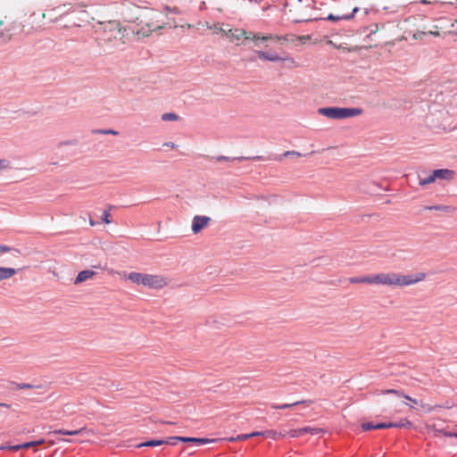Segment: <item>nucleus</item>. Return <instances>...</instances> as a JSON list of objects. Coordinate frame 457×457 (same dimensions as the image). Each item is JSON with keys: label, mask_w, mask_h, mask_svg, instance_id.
<instances>
[{"label": "nucleus", "mask_w": 457, "mask_h": 457, "mask_svg": "<svg viewBox=\"0 0 457 457\" xmlns=\"http://www.w3.org/2000/svg\"><path fill=\"white\" fill-rule=\"evenodd\" d=\"M426 274L418 272L403 274L400 272H378L370 274L371 285L387 287H406L425 280Z\"/></svg>", "instance_id": "f257e3e1"}, {"label": "nucleus", "mask_w": 457, "mask_h": 457, "mask_svg": "<svg viewBox=\"0 0 457 457\" xmlns=\"http://www.w3.org/2000/svg\"><path fill=\"white\" fill-rule=\"evenodd\" d=\"M166 19L167 14H163L157 10L144 9L137 17L140 29L136 31V35L138 37H148L152 32L164 28Z\"/></svg>", "instance_id": "f03ea898"}, {"label": "nucleus", "mask_w": 457, "mask_h": 457, "mask_svg": "<svg viewBox=\"0 0 457 457\" xmlns=\"http://www.w3.org/2000/svg\"><path fill=\"white\" fill-rule=\"evenodd\" d=\"M100 25L101 41L112 46H119L125 44L127 29L121 26L120 21H109L102 22Z\"/></svg>", "instance_id": "7ed1b4c3"}, {"label": "nucleus", "mask_w": 457, "mask_h": 457, "mask_svg": "<svg viewBox=\"0 0 457 457\" xmlns=\"http://www.w3.org/2000/svg\"><path fill=\"white\" fill-rule=\"evenodd\" d=\"M125 278L137 286H143L149 289L161 290L167 287L170 280L161 274H149L132 271L125 275Z\"/></svg>", "instance_id": "20e7f679"}, {"label": "nucleus", "mask_w": 457, "mask_h": 457, "mask_svg": "<svg viewBox=\"0 0 457 457\" xmlns=\"http://www.w3.org/2000/svg\"><path fill=\"white\" fill-rule=\"evenodd\" d=\"M319 113L334 120H341L350 117L359 116L362 113L361 108H340L325 107L319 109Z\"/></svg>", "instance_id": "39448f33"}, {"label": "nucleus", "mask_w": 457, "mask_h": 457, "mask_svg": "<svg viewBox=\"0 0 457 457\" xmlns=\"http://www.w3.org/2000/svg\"><path fill=\"white\" fill-rule=\"evenodd\" d=\"M46 20V12L37 13L33 12L24 28L27 33L44 31L48 29Z\"/></svg>", "instance_id": "423d86ee"}, {"label": "nucleus", "mask_w": 457, "mask_h": 457, "mask_svg": "<svg viewBox=\"0 0 457 457\" xmlns=\"http://www.w3.org/2000/svg\"><path fill=\"white\" fill-rule=\"evenodd\" d=\"M256 54H257L258 58L262 61L285 62L287 63V66L290 68L298 67V64L295 62V60L289 55L280 56L279 54H278L276 53H269V52H265V51H256Z\"/></svg>", "instance_id": "0eeeda50"}, {"label": "nucleus", "mask_w": 457, "mask_h": 457, "mask_svg": "<svg viewBox=\"0 0 457 457\" xmlns=\"http://www.w3.org/2000/svg\"><path fill=\"white\" fill-rule=\"evenodd\" d=\"M72 12V7L71 4H63L62 6H58L53 9H50L48 12L46 13V21L47 22V26L57 22L60 21L65 14Z\"/></svg>", "instance_id": "6e6552de"}, {"label": "nucleus", "mask_w": 457, "mask_h": 457, "mask_svg": "<svg viewBox=\"0 0 457 457\" xmlns=\"http://www.w3.org/2000/svg\"><path fill=\"white\" fill-rule=\"evenodd\" d=\"M223 35L231 42L234 40H240L242 37L253 42V37L262 36L261 33L246 32L242 29H228L223 31Z\"/></svg>", "instance_id": "1a4fd4ad"}, {"label": "nucleus", "mask_w": 457, "mask_h": 457, "mask_svg": "<svg viewBox=\"0 0 457 457\" xmlns=\"http://www.w3.org/2000/svg\"><path fill=\"white\" fill-rule=\"evenodd\" d=\"M296 36L295 35H293V34H286L284 36H278V35H273V34H267V35H262V36H258V37H253V43H254V46H258L260 42H265L267 40H275L278 43H281L283 44L284 42H294Z\"/></svg>", "instance_id": "9d476101"}, {"label": "nucleus", "mask_w": 457, "mask_h": 457, "mask_svg": "<svg viewBox=\"0 0 457 457\" xmlns=\"http://www.w3.org/2000/svg\"><path fill=\"white\" fill-rule=\"evenodd\" d=\"M211 218L204 215H195L192 220L191 229L193 234H199L204 228L208 227Z\"/></svg>", "instance_id": "9b49d317"}, {"label": "nucleus", "mask_w": 457, "mask_h": 457, "mask_svg": "<svg viewBox=\"0 0 457 457\" xmlns=\"http://www.w3.org/2000/svg\"><path fill=\"white\" fill-rule=\"evenodd\" d=\"M411 422L407 419H402L398 422L378 423L375 425L376 429L390 428H411Z\"/></svg>", "instance_id": "f8f14e48"}, {"label": "nucleus", "mask_w": 457, "mask_h": 457, "mask_svg": "<svg viewBox=\"0 0 457 457\" xmlns=\"http://www.w3.org/2000/svg\"><path fill=\"white\" fill-rule=\"evenodd\" d=\"M359 11L358 7H354L350 14H329L326 18L328 21H349L352 20L354 14Z\"/></svg>", "instance_id": "ddd939ff"}, {"label": "nucleus", "mask_w": 457, "mask_h": 457, "mask_svg": "<svg viewBox=\"0 0 457 457\" xmlns=\"http://www.w3.org/2000/svg\"><path fill=\"white\" fill-rule=\"evenodd\" d=\"M95 275H96V272L94 270H82V271L79 272V274L77 275L74 284L75 285L81 284L88 279L93 278L95 277Z\"/></svg>", "instance_id": "4468645a"}, {"label": "nucleus", "mask_w": 457, "mask_h": 457, "mask_svg": "<svg viewBox=\"0 0 457 457\" xmlns=\"http://www.w3.org/2000/svg\"><path fill=\"white\" fill-rule=\"evenodd\" d=\"M180 442L183 443H194L196 445H204L212 442H214V439H208V438H197V437H187V436H181L179 439Z\"/></svg>", "instance_id": "2eb2a0df"}, {"label": "nucleus", "mask_w": 457, "mask_h": 457, "mask_svg": "<svg viewBox=\"0 0 457 457\" xmlns=\"http://www.w3.org/2000/svg\"><path fill=\"white\" fill-rule=\"evenodd\" d=\"M433 172L436 179H451L453 177V171L448 169L435 170Z\"/></svg>", "instance_id": "dca6fc26"}, {"label": "nucleus", "mask_w": 457, "mask_h": 457, "mask_svg": "<svg viewBox=\"0 0 457 457\" xmlns=\"http://www.w3.org/2000/svg\"><path fill=\"white\" fill-rule=\"evenodd\" d=\"M44 440L41 439V440H38V441H31V442H28V443H25V444H22V445H12V446H10L9 449L12 450V451H19L21 449H27L29 447H31V446H36V445H40L42 444H44Z\"/></svg>", "instance_id": "f3484780"}, {"label": "nucleus", "mask_w": 457, "mask_h": 457, "mask_svg": "<svg viewBox=\"0 0 457 457\" xmlns=\"http://www.w3.org/2000/svg\"><path fill=\"white\" fill-rule=\"evenodd\" d=\"M16 274V270L13 268L0 267V281L11 278Z\"/></svg>", "instance_id": "a211bd4d"}, {"label": "nucleus", "mask_w": 457, "mask_h": 457, "mask_svg": "<svg viewBox=\"0 0 457 457\" xmlns=\"http://www.w3.org/2000/svg\"><path fill=\"white\" fill-rule=\"evenodd\" d=\"M351 284H367L371 285L370 275L353 277L349 278Z\"/></svg>", "instance_id": "6ab92c4d"}, {"label": "nucleus", "mask_w": 457, "mask_h": 457, "mask_svg": "<svg viewBox=\"0 0 457 457\" xmlns=\"http://www.w3.org/2000/svg\"><path fill=\"white\" fill-rule=\"evenodd\" d=\"M381 394H392L398 397H404L405 399H407L414 403H417V401L415 399H413V398L410 397L409 395H404L403 392L395 390V389L384 390V391H381Z\"/></svg>", "instance_id": "aec40b11"}, {"label": "nucleus", "mask_w": 457, "mask_h": 457, "mask_svg": "<svg viewBox=\"0 0 457 457\" xmlns=\"http://www.w3.org/2000/svg\"><path fill=\"white\" fill-rule=\"evenodd\" d=\"M262 436L269 437V438H272V439H275V440L286 436L285 434L278 433L275 430H266V431H263V433H262Z\"/></svg>", "instance_id": "412c9836"}, {"label": "nucleus", "mask_w": 457, "mask_h": 457, "mask_svg": "<svg viewBox=\"0 0 457 457\" xmlns=\"http://www.w3.org/2000/svg\"><path fill=\"white\" fill-rule=\"evenodd\" d=\"M426 209L440 211V212H452L454 211V209L452 206H448V205H434V206L426 207Z\"/></svg>", "instance_id": "4be33fe9"}, {"label": "nucleus", "mask_w": 457, "mask_h": 457, "mask_svg": "<svg viewBox=\"0 0 457 457\" xmlns=\"http://www.w3.org/2000/svg\"><path fill=\"white\" fill-rule=\"evenodd\" d=\"M85 430V428H80L78 430H65V429H58L54 431V434H60V435H68V436H76L79 435Z\"/></svg>", "instance_id": "5701e85b"}, {"label": "nucleus", "mask_w": 457, "mask_h": 457, "mask_svg": "<svg viewBox=\"0 0 457 457\" xmlns=\"http://www.w3.org/2000/svg\"><path fill=\"white\" fill-rule=\"evenodd\" d=\"M164 444H168V441H165V440H150V441H146L145 443H142V444L138 445V447H143V446H159V445H164Z\"/></svg>", "instance_id": "b1692460"}, {"label": "nucleus", "mask_w": 457, "mask_h": 457, "mask_svg": "<svg viewBox=\"0 0 457 457\" xmlns=\"http://www.w3.org/2000/svg\"><path fill=\"white\" fill-rule=\"evenodd\" d=\"M435 181H436V178L434 176V172H432V174H430L429 176L420 179L419 184L420 186H426V185L431 184Z\"/></svg>", "instance_id": "393cba45"}, {"label": "nucleus", "mask_w": 457, "mask_h": 457, "mask_svg": "<svg viewBox=\"0 0 457 457\" xmlns=\"http://www.w3.org/2000/svg\"><path fill=\"white\" fill-rule=\"evenodd\" d=\"M305 401H303V402H295V403H285V404H273L271 407L272 409H275V410H283V409H287V408H289V407H292V406H295L296 404H299V403H304Z\"/></svg>", "instance_id": "a878e982"}, {"label": "nucleus", "mask_w": 457, "mask_h": 457, "mask_svg": "<svg viewBox=\"0 0 457 457\" xmlns=\"http://www.w3.org/2000/svg\"><path fill=\"white\" fill-rule=\"evenodd\" d=\"M162 120L164 121H174L179 120V116L173 112H166L162 115Z\"/></svg>", "instance_id": "bb28decb"}, {"label": "nucleus", "mask_w": 457, "mask_h": 457, "mask_svg": "<svg viewBox=\"0 0 457 457\" xmlns=\"http://www.w3.org/2000/svg\"><path fill=\"white\" fill-rule=\"evenodd\" d=\"M302 431H303V436L305 434L317 435L320 432H321V429L317 428L304 427V428H302Z\"/></svg>", "instance_id": "cd10ccee"}, {"label": "nucleus", "mask_w": 457, "mask_h": 457, "mask_svg": "<svg viewBox=\"0 0 457 457\" xmlns=\"http://www.w3.org/2000/svg\"><path fill=\"white\" fill-rule=\"evenodd\" d=\"M12 168L11 162L7 159H0V172L5 171Z\"/></svg>", "instance_id": "c85d7f7f"}, {"label": "nucleus", "mask_w": 457, "mask_h": 457, "mask_svg": "<svg viewBox=\"0 0 457 457\" xmlns=\"http://www.w3.org/2000/svg\"><path fill=\"white\" fill-rule=\"evenodd\" d=\"M288 436L292 438L302 436H303L302 428H297V429H291L288 432Z\"/></svg>", "instance_id": "c756f323"}, {"label": "nucleus", "mask_w": 457, "mask_h": 457, "mask_svg": "<svg viewBox=\"0 0 457 457\" xmlns=\"http://www.w3.org/2000/svg\"><path fill=\"white\" fill-rule=\"evenodd\" d=\"M36 386H33L31 384H26V383H19L16 385L17 389H31L35 388Z\"/></svg>", "instance_id": "7c9ffc66"}, {"label": "nucleus", "mask_w": 457, "mask_h": 457, "mask_svg": "<svg viewBox=\"0 0 457 457\" xmlns=\"http://www.w3.org/2000/svg\"><path fill=\"white\" fill-rule=\"evenodd\" d=\"M426 35L425 31H417L411 35L412 38L415 40H422L423 37Z\"/></svg>", "instance_id": "2f4dec72"}, {"label": "nucleus", "mask_w": 457, "mask_h": 457, "mask_svg": "<svg viewBox=\"0 0 457 457\" xmlns=\"http://www.w3.org/2000/svg\"><path fill=\"white\" fill-rule=\"evenodd\" d=\"M110 217H111V214H110L109 211H104L103 213V216H102V220L105 224H110L112 222Z\"/></svg>", "instance_id": "473e14b6"}, {"label": "nucleus", "mask_w": 457, "mask_h": 457, "mask_svg": "<svg viewBox=\"0 0 457 457\" xmlns=\"http://www.w3.org/2000/svg\"><path fill=\"white\" fill-rule=\"evenodd\" d=\"M296 40H298L302 44H305L308 40L311 39V36L305 35V36H296Z\"/></svg>", "instance_id": "72a5a7b5"}, {"label": "nucleus", "mask_w": 457, "mask_h": 457, "mask_svg": "<svg viewBox=\"0 0 457 457\" xmlns=\"http://www.w3.org/2000/svg\"><path fill=\"white\" fill-rule=\"evenodd\" d=\"M375 425L371 422H366L361 424V428L363 430L376 429Z\"/></svg>", "instance_id": "f704fd0d"}, {"label": "nucleus", "mask_w": 457, "mask_h": 457, "mask_svg": "<svg viewBox=\"0 0 457 457\" xmlns=\"http://www.w3.org/2000/svg\"><path fill=\"white\" fill-rule=\"evenodd\" d=\"M180 438L181 436H170L166 441H168V444L176 445L177 442H180Z\"/></svg>", "instance_id": "c9c22d12"}, {"label": "nucleus", "mask_w": 457, "mask_h": 457, "mask_svg": "<svg viewBox=\"0 0 457 457\" xmlns=\"http://www.w3.org/2000/svg\"><path fill=\"white\" fill-rule=\"evenodd\" d=\"M250 437H251L250 434H243V435H239L237 438H231L230 441L246 440V439H248Z\"/></svg>", "instance_id": "e433bc0d"}, {"label": "nucleus", "mask_w": 457, "mask_h": 457, "mask_svg": "<svg viewBox=\"0 0 457 457\" xmlns=\"http://www.w3.org/2000/svg\"><path fill=\"white\" fill-rule=\"evenodd\" d=\"M436 432H437V434H440V435H443V436H448V437H452L454 436V433H451V432L445 431L444 429L436 430Z\"/></svg>", "instance_id": "4c0bfd02"}, {"label": "nucleus", "mask_w": 457, "mask_h": 457, "mask_svg": "<svg viewBox=\"0 0 457 457\" xmlns=\"http://www.w3.org/2000/svg\"><path fill=\"white\" fill-rule=\"evenodd\" d=\"M302 154L299 153V152H296V151H287L285 154H284V156H301Z\"/></svg>", "instance_id": "58836bf2"}, {"label": "nucleus", "mask_w": 457, "mask_h": 457, "mask_svg": "<svg viewBox=\"0 0 457 457\" xmlns=\"http://www.w3.org/2000/svg\"><path fill=\"white\" fill-rule=\"evenodd\" d=\"M434 29H435L434 30H428V32H426V34L433 35L434 37H439L440 33L437 30L438 27L434 26Z\"/></svg>", "instance_id": "ea45409f"}, {"label": "nucleus", "mask_w": 457, "mask_h": 457, "mask_svg": "<svg viewBox=\"0 0 457 457\" xmlns=\"http://www.w3.org/2000/svg\"><path fill=\"white\" fill-rule=\"evenodd\" d=\"M10 251H11V247L4 245H0V253H8Z\"/></svg>", "instance_id": "a19ab883"}, {"label": "nucleus", "mask_w": 457, "mask_h": 457, "mask_svg": "<svg viewBox=\"0 0 457 457\" xmlns=\"http://www.w3.org/2000/svg\"><path fill=\"white\" fill-rule=\"evenodd\" d=\"M212 29H215L216 31L221 32L222 34H223V31H226L225 29H223L220 27V23L214 24V25L212 26Z\"/></svg>", "instance_id": "79ce46f5"}, {"label": "nucleus", "mask_w": 457, "mask_h": 457, "mask_svg": "<svg viewBox=\"0 0 457 457\" xmlns=\"http://www.w3.org/2000/svg\"><path fill=\"white\" fill-rule=\"evenodd\" d=\"M163 145L167 146V147H170V148H172V149H176L177 148V145L174 143H172V142L165 143Z\"/></svg>", "instance_id": "37998d69"}, {"label": "nucleus", "mask_w": 457, "mask_h": 457, "mask_svg": "<svg viewBox=\"0 0 457 457\" xmlns=\"http://www.w3.org/2000/svg\"><path fill=\"white\" fill-rule=\"evenodd\" d=\"M216 160H217L218 162H223V161H229V160H230V158H229V157H227V156H218V157L216 158Z\"/></svg>", "instance_id": "c03bdc74"}, {"label": "nucleus", "mask_w": 457, "mask_h": 457, "mask_svg": "<svg viewBox=\"0 0 457 457\" xmlns=\"http://www.w3.org/2000/svg\"><path fill=\"white\" fill-rule=\"evenodd\" d=\"M328 45H330V46H334L335 48H337V49H341V48H342V47H341V46H337V45H336L335 43H333V41H331V40H328Z\"/></svg>", "instance_id": "a18cd8bd"}, {"label": "nucleus", "mask_w": 457, "mask_h": 457, "mask_svg": "<svg viewBox=\"0 0 457 457\" xmlns=\"http://www.w3.org/2000/svg\"><path fill=\"white\" fill-rule=\"evenodd\" d=\"M194 27H195V29H200V28L204 27V22L199 21V22H197Z\"/></svg>", "instance_id": "49530a36"}, {"label": "nucleus", "mask_w": 457, "mask_h": 457, "mask_svg": "<svg viewBox=\"0 0 457 457\" xmlns=\"http://www.w3.org/2000/svg\"><path fill=\"white\" fill-rule=\"evenodd\" d=\"M311 19L309 18H301V19H297L295 20V22H301V21H310Z\"/></svg>", "instance_id": "de8ad7c7"}, {"label": "nucleus", "mask_w": 457, "mask_h": 457, "mask_svg": "<svg viewBox=\"0 0 457 457\" xmlns=\"http://www.w3.org/2000/svg\"><path fill=\"white\" fill-rule=\"evenodd\" d=\"M262 432H253V433H251L250 436H251V437L257 436H262Z\"/></svg>", "instance_id": "09e8293b"}, {"label": "nucleus", "mask_w": 457, "mask_h": 457, "mask_svg": "<svg viewBox=\"0 0 457 457\" xmlns=\"http://www.w3.org/2000/svg\"><path fill=\"white\" fill-rule=\"evenodd\" d=\"M204 27H206L209 29H212V26H211L208 22H204Z\"/></svg>", "instance_id": "8fccbe9b"}, {"label": "nucleus", "mask_w": 457, "mask_h": 457, "mask_svg": "<svg viewBox=\"0 0 457 457\" xmlns=\"http://www.w3.org/2000/svg\"><path fill=\"white\" fill-rule=\"evenodd\" d=\"M0 406H2V407H5V408H10V407H11V405H10V404H8V403H0Z\"/></svg>", "instance_id": "3c124183"}, {"label": "nucleus", "mask_w": 457, "mask_h": 457, "mask_svg": "<svg viewBox=\"0 0 457 457\" xmlns=\"http://www.w3.org/2000/svg\"><path fill=\"white\" fill-rule=\"evenodd\" d=\"M105 133L106 134H112V135H117L118 134V132L114 131V130H109V131H106Z\"/></svg>", "instance_id": "603ef678"}, {"label": "nucleus", "mask_w": 457, "mask_h": 457, "mask_svg": "<svg viewBox=\"0 0 457 457\" xmlns=\"http://www.w3.org/2000/svg\"><path fill=\"white\" fill-rule=\"evenodd\" d=\"M262 156H254V157H253L252 159H253V160H257V161H258V160H262Z\"/></svg>", "instance_id": "864d4df0"}, {"label": "nucleus", "mask_w": 457, "mask_h": 457, "mask_svg": "<svg viewBox=\"0 0 457 457\" xmlns=\"http://www.w3.org/2000/svg\"><path fill=\"white\" fill-rule=\"evenodd\" d=\"M372 33H376L378 32V26L376 25V29L375 28H372Z\"/></svg>", "instance_id": "5fc2aeb1"}, {"label": "nucleus", "mask_w": 457, "mask_h": 457, "mask_svg": "<svg viewBox=\"0 0 457 457\" xmlns=\"http://www.w3.org/2000/svg\"><path fill=\"white\" fill-rule=\"evenodd\" d=\"M372 33H376L378 32V26L376 25V29L375 28H372Z\"/></svg>", "instance_id": "6e6d98bb"}, {"label": "nucleus", "mask_w": 457, "mask_h": 457, "mask_svg": "<svg viewBox=\"0 0 457 457\" xmlns=\"http://www.w3.org/2000/svg\"><path fill=\"white\" fill-rule=\"evenodd\" d=\"M187 27L188 29H190V28H192V27H194V26H193V25H191V24H187Z\"/></svg>", "instance_id": "4d7b16f0"}, {"label": "nucleus", "mask_w": 457, "mask_h": 457, "mask_svg": "<svg viewBox=\"0 0 457 457\" xmlns=\"http://www.w3.org/2000/svg\"><path fill=\"white\" fill-rule=\"evenodd\" d=\"M90 225L91 226H94L95 225V222L93 220H90Z\"/></svg>", "instance_id": "13d9d810"}, {"label": "nucleus", "mask_w": 457, "mask_h": 457, "mask_svg": "<svg viewBox=\"0 0 457 457\" xmlns=\"http://www.w3.org/2000/svg\"><path fill=\"white\" fill-rule=\"evenodd\" d=\"M421 3L427 4L428 2H427V0H422Z\"/></svg>", "instance_id": "bf43d9fd"}, {"label": "nucleus", "mask_w": 457, "mask_h": 457, "mask_svg": "<svg viewBox=\"0 0 457 457\" xmlns=\"http://www.w3.org/2000/svg\"><path fill=\"white\" fill-rule=\"evenodd\" d=\"M240 159L247 160L248 158L247 157H241Z\"/></svg>", "instance_id": "052dcab7"}, {"label": "nucleus", "mask_w": 457, "mask_h": 457, "mask_svg": "<svg viewBox=\"0 0 457 457\" xmlns=\"http://www.w3.org/2000/svg\"><path fill=\"white\" fill-rule=\"evenodd\" d=\"M94 267H95V268H101V266H100V265H95Z\"/></svg>", "instance_id": "680f3d73"}, {"label": "nucleus", "mask_w": 457, "mask_h": 457, "mask_svg": "<svg viewBox=\"0 0 457 457\" xmlns=\"http://www.w3.org/2000/svg\"><path fill=\"white\" fill-rule=\"evenodd\" d=\"M454 436V437H457V433H454V436Z\"/></svg>", "instance_id": "e2e57ef3"}, {"label": "nucleus", "mask_w": 457, "mask_h": 457, "mask_svg": "<svg viewBox=\"0 0 457 457\" xmlns=\"http://www.w3.org/2000/svg\"><path fill=\"white\" fill-rule=\"evenodd\" d=\"M2 24V21H0V25Z\"/></svg>", "instance_id": "0e129e2a"}, {"label": "nucleus", "mask_w": 457, "mask_h": 457, "mask_svg": "<svg viewBox=\"0 0 457 457\" xmlns=\"http://www.w3.org/2000/svg\"><path fill=\"white\" fill-rule=\"evenodd\" d=\"M455 34L457 35V31L455 32Z\"/></svg>", "instance_id": "69168bd1"}]
</instances>
